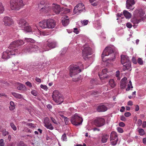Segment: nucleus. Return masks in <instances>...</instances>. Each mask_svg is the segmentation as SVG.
<instances>
[{"label": "nucleus", "mask_w": 146, "mask_h": 146, "mask_svg": "<svg viewBox=\"0 0 146 146\" xmlns=\"http://www.w3.org/2000/svg\"><path fill=\"white\" fill-rule=\"evenodd\" d=\"M23 44V41L21 40H18L13 42L10 44L9 50H6L3 52L2 56V58L5 60H7L11 57V56L17 55L19 53L20 50H18L17 47Z\"/></svg>", "instance_id": "f257e3e1"}, {"label": "nucleus", "mask_w": 146, "mask_h": 146, "mask_svg": "<svg viewBox=\"0 0 146 146\" xmlns=\"http://www.w3.org/2000/svg\"><path fill=\"white\" fill-rule=\"evenodd\" d=\"M80 63L78 64L77 65H72L70 66V74L71 77L76 76V78H73L72 80L74 81H77L80 80V76L77 74L81 71V69H83L82 64L80 65Z\"/></svg>", "instance_id": "f03ea898"}, {"label": "nucleus", "mask_w": 146, "mask_h": 146, "mask_svg": "<svg viewBox=\"0 0 146 146\" xmlns=\"http://www.w3.org/2000/svg\"><path fill=\"white\" fill-rule=\"evenodd\" d=\"M22 40L23 42V44L20 45L18 47H17V48L19 49L20 48V46L25 43V42L28 43L26 46L24 52H35L38 50L39 48L38 46L33 44L34 43L35 41L32 38H25L24 41Z\"/></svg>", "instance_id": "7ed1b4c3"}, {"label": "nucleus", "mask_w": 146, "mask_h": 146, "mask_svg": "<svg viewBox=\"0 0 146 146\" xmlns=\"http://www.w3.org/2000/svg\"><path fill=\"white\" fill-rule=\"evenodd\" d=\"M109 56L110 57L107 58L108 60L113 61L115 58V56L114 53L113 48L110 47H107L104 50L102 55V60L104 61V58L105 56Z\"/></svg>", "instance_id": "20e7f679"}, {"label": "nucleus", "mask_w": 146, "mask_h": 146, "mask_svg": "<svg viewBox=\"0 0 146 146\" xmlns=\"http://www.w3.org/2000/svg\"><path fill=\"white\" fill-rule=\"evenodd\" d=\"M24 5L22 0H11L10 1L11 8L12 10H18Z\"/></svg>", "instance_id": "39448f33"}, {"label": "nucleus", "mask_w": 146, "mask_h": 146, "mask_svg": "<svg viewBox=\"0 0 146 146\" xmlns=\"http://www.w3.org/2000/svg\"><path fill=\"white\" fill-rule=\"evenodd\" d=\"M70 121L72 124L77 126L82 123L83 119L80 115L76 113L71 117Z\"/></svg>", "instance_id": "423d86ee"}, {"label": "nucleus", "mask_w": 146, "mask_h": 146, "mask_svg": "<svg viewBox=\"0 0 146 146\" xmlns=\"http://www.w3.org/2000/svg\"><path fill=\"white\" fill-rule=\"evenodd\" d=\"M57 44L56 41L55 40H51L49 39L46 42V43L44 44L43 48L44 50L41 51H40V52H43L44 51H47L51 49V48H54L57 46Z\"/></svg>", "instance_id": "0eeeda50"}, {"label": "nucleus", "mask_w": 146, "mask_h": 146, "mask_svg": "<svg viewBox=\"0 0 146 146\" xmlns=\"http://www.w3.org/2000/svg\"><path fill=\"white\" fill-rule=\"evenodd\" d=\"M52 97L53 100L58 104H61L64 101L63 97L58 91L54 90L53 91Z\"/></svg>", "instance_id": "6e6552de"}, {"label": "nucleus", "mask_w": 146, "mask_h": 146, "mask_svg": "<svg viewBox=\"0 0 146 146\" xmlns=\"http://www.w3.org/2000/svg\"><path fill=\"white\" fill-rule=\"evenodd\" d=\"M92 53V49L89 46L88 44H85L83 46V49L82 51V56L84 59L87 58L88 55H91Z\"/></svg>", "instance_id": "1a4fd4ad"}, {"label": "nucleus", "mask_w": 146, "mask_h": 146, "mask_svg": "<svg viewBox=\"0 0 146 146\" xmlns=\"http://www.w3.org/2000/svg\"><path fill=\"white\" fill-rule=\"evenodd\" d=\"M85 11L84 5L82 3H80L74 7L73 13L74 14L78 15L82 12H85Z\"/></svg>", "instance_id": "9d476101"}, {"label": "nucleus", "mask_w": 146, "mask_h": 146, "mask_svg": "<svg viewBox=\"0 0 146 146\" xmlns=\"http://www.w3.org/2000/svg\"><path fill=\"white\" fill-rule=\"evenodd\" d=\"M145 14V13H144L141 12L139 13V17H138L139 19H134L131 20V22L134 24L133 27H134V28H135V27L137 26L136 25H135L138 24L141 21H143L145 19V18L144 16Z\"/></svg>", "instance_id": "9b49d317"}, {"label": "nucleus", "mask_w": 146, "mask_h": 146, "mask_svg": "<svg viewBox=\"0 0 146 146\" xmlns=\"http://www.w3.org/2000/svg\"><path fill=\"white\" fill-rule=\"evenodd\" d=\"M51 13L54 12L56 14H58L61 12V8L60 6L56 4H52L51 6Z\"/></svg>", "instance_id": "f8f14e48"}, {"label": "nucleus", "mask_w": 146, "mask_h": 146, "mask_svg": "<svg viewBox=\"0 0 146 146\" xmlns=\"http://www.w3.org/2000/svg\"><path fill=\"white\" fill-rule=\"evenodd\" d=\"M40 12L42 13L48 14L51 13V6L46 4L40 10Z\"/></svg>", "instance_id": "ddd939ff"}, {"label": "nucleus", "mask_w": 146, "mask_h": 146, "mask_svg": "<svg viewBox=\"0 0 146 146\" xmlns=\"http://www.w3.org/2000/svg\"><path fill=\"white\" fill-rule=\"evenodd\" d=\"M94 123L96 126L100 127L104 125L105 123V120L103 118L100 117L95 119Z\"/></svg>", "instance_id": "4468645a"}, {"label": "nucleus", "mask_w": 146, "mask_h": 146, "mask_svg": "<svg viewBox=\"0 0 146 146\" xmlns=\"http://www.w3.org/2000/svg\"><path fill=\"white\" fill-rule=\"evenodd\" d=\"M44 126L47 129L51 130L54 129V127L52 124L50 123L48 118L46 117L44 118Z\"/></svg>", "instance_id": "2eb2a0df"}, {"label": "nucleus", "mask_w": 146, "mask_h": 146, "mask_svg": "<svg viewBox=\"0 0 146 146\" xmlns=\"http://www.w3.org/2000/svg\"><path fill=\"white\" fill-rule=\"evenodd\" d=\"M56 25V22L54 20L51 19H48L47 20V28H54Z\"/></svg>", "instance_id": "dca6fc26"}, {"label": "nucleus", "mask_w": 146, "mask_h": 146, "mask_svg": "<svg viewBox=\"0 0 146 146\" xmlns=\"http://www.w3.org/2000/svg\"><path fill=\"white\" fill-rule=\"evenodd\" d=\"M134 0H127L126 2V7L127 9L133 10L134 7L133 6L135 4Z\"/></svg>", "instance_id": "f3484780"}, {"label": "nucleus", "mask_w": 146, "mask_h": 146, "mask_svg": "<svg viewBox=\"0 0 146 146\" xmlns=\"http://www.w3.org/2000/svg\"><path fill=\"white\" fill-rule=\"evenodd\" d=\"M108 72L107 68H105L103 70L101 75L99 74V76L101 80H103L104 78H107L108 77V76L107 75Z\"/></svg>", "instance_id": "a211bd4d"}, {"label": "nucleus", "mask_w": 146, "mask_h": 146, "mask_svg": "<svg viewBox=\"0 0 146 146\" xmlns=\"http://www.w3.org/2000/svg\"><path fill=\"white\" fill-rule=\"evenodd\" d=\"M3 21L6 26H9L13 23L12 20L10 18L7 17L4 18Z\"/></svg>", "instance_id": "6ab92c4d"}, {"label": "nucleus", "mask_w": 146, "mask_h": 146, "mask_svg": "<svg viewBox=\"0 0 146 146\" xmlns=\"http://www.w3.org/2000/svg\"><path fill=\"white\" fill-rule=\"evenodd\" d=\"M127 83V78L125 77H124L120 81V87L121 88L124 89L126 86Z\"/></svg>", "instance_id": "aec40b11"}, {"label": "nucleus", "mask_w": 146, "mask_h": 146, "mask_svg": "<svg viewBox=\"0 0 146 146\" xmlns=\"http://www.w3.org/2000/svg\"><path fill=\"white\" fill-rule=\"evenodd\" d=\"M68 18V17L66 15H64L62 18V23L64 26H67L69 23V20Z\"/></svg>", "instance_id": "412c9836"}, {"label": "nucleus", "mask_w": 146, "mask_h": 146, "mask_svg": "<svg viewBox=\"0 0 146 146\" xmlns=\"http://www.w3.org/2000/svg\"><path fill=\"white\" fill-rule=\"evenodd\" d=\"M121 62L122 64L130 62L129 57L127 56L121 55Z\"/></svg>", "instance_id": "4be33fe9"}, {"label": "nucleus", "mask_w": 146, "mask_h": 146, "mask_svg": "<svg viewBox=\"0 0 146 146\" xmlns=\"http://www.w3.org/2000/svg\"><path fill=\"white\" fill-rule=\"evenodd\" d=\"M19 26L23 29L26 26L28 25V23L24 19L20 20L18 22Z\"/></svg>", "instance_id": "5701e85b"}, {"label": "nucleus", "mask_w": 146, "mask_h": 146, "mask_svg": "<svg viewBox=\"0 0 146 146\" xmlns=\"http://www.w3.org/2000/svg\"><path fill=\"white\" fill-rule=\"evenodd\" d=\"M107 110L106 107L104 105H100L98 107L97 110L98 112H103L106 111Z\"/></svg>", "instance_id": "b1692460"}, {"label": "nucleus", "mask_w": 146, "mask_h": 146, "mask_svg": "<svg viewBox=\"0 0 146 146\" xmlns=\"http://www.w3.org/2000/svg\"><path fill=\"white\" fill-rule=\"evenodd\" d=\"M39 25L42 29L47 28V20H43L39 23Z\"/></svg>", "instance_id": "393cba45"}, {"label": "nucleus", "mask_w": 146, "mask_h": 146, "mask_svg": "<svg viewBox=\"0 0 146 146\" xmlns=\"http://www.w3.org/2000/svg\"><path fill=\"white\" fill-rule=\"evenodd\" d=\"M123 70L125 71L126 70L130 71L131 70V63L130 62L126 63L125 65L123 66Z\"/></svg>", "instance_id": "a878e982"}, {"label": "nucleus", "mask_w": 146, "mask_h": 146, "mask_svg": "<svg viewBox=\"0 0 146 146\" xmlns=\"http://www.w3.org/2000/svg\"><path fill=\"white\" fill-rule=\"evenodd\" d=\"M117 138V133L114 131H112L110 135V140L111 141L116 139Z\"/></svg>", "instance_id": "bb28decb"}, {"label": "nucleus", "mask_w": 146, "mask_h": 146, "mask_svg": "<svg viewBox=\"0 0 146 146\" xmlns=\"http://www.w3.org/2000/svg\"><path fill=\"white\" fill-rule=\"evenodd\" d=\"M94 27L97 30H98L101 27L100 22L99 21H97L94 23Z\"/></svg>", "instance_id": "cd10ccee"}, {"label": "nucleus", "mask_w": 146, "mask_h": 146, "mask_svg": "<svg viewBox=\"0 0 146 146\" xmlns=\"http://www.w3.org/2000/svg\"><path fill=\"white\" fill-rule=\"evenodd\" d=\"M16 86H17V89L18 90H23L25 88V87L24 85L18 82L16 84Z\"/></svg>", "instance_id": "c85d7f7f"}, {"label": "nucleus", "mask_w": 146, "mask_h": 146, "mask_svg": "<svg viewBox=\"0 0 146 146\" xmlns=\"http://www.w3.org/2000/svg\"><path fill=\"white\" fill-rule=\"evenodd\" d=\"M61 12V14L62 15V14H66L70 13V10L69 9L62 8Z\"/></svg>", "instance_id": "c756f323"}, {"label": "nucleus", "mask_w": 146, "mask_h": 146, "mask_svg": "<svg viewBox=\"0 0 146 146\" xmlns=\"http://www.w3.org/2000/svg\"><path fill=\"white\" fill-rule=\"evenodd\" d=\"M32 32H34V34L37 36L41 34L40 31L36 26L33 28Z\"/></svg>", "instance_id": "7c9ffc66"}, {"label": "nucleus", "mask_w": 146, "mask_h": 146, "mask_svg": "<svg viewBox=\"0 0 146 146\" xmlns=\"http://www.w3.org/2000/svg\"><path fill=\"white\" fill-rule=\"evenodd\" d=\"M123 14L125 17L127 19H130L131 16V13L126 10L123 11Z\"/></svg>", "instance_id": "2f4dec72"}, {"label": "nucleus", "mask_w": 146, "mask_h": 146, "mask_svg": "<svg viewBox=\"0 0 146 146\" xmlns=\"http://www.w3.org/2000/svg\"><path fill=\"white\" fill-rule=\"evenodd\" d=\"M27 32H32L33 30V29H32L31 27L28 25L25 26L23 29Z\"/></svg>", "instance_id": "473e14b6"}, {"label": "nucleus", "mask_w": 146, "mask_h": 146, "mask_svg": "<svg viewBox=\"0 0 146 146\" xmlns=\"http://www.w3.org/2000/svg\"><path fill=\"white\" fill-rule=\"evenodd\" d=\"M12 94L14 97L17 98L19 99H23V97L21 94L15 92L12 93Z\"/></svg>", "instance_id": "72a5a7b5"}, {"label": "nucleus", "mask_w": 146, "mask_h": 146, "mask_svg": "<svg viewBox=\"0 0 146 146\" xmlns=\"http://www.w3.org/2000/svg\"><path fill=\"white\" fill-rule=\"evenodd\" d=\"M109 84L111 87L113 88L116 86V83L113 79H111L109 81Z\"/></svg>", "instance_id": "f704fd0d"}, {"label": "nucleus", "mask_w": 146, "mask_h": 146, "mask_svg": "<svg viewBox=\"0 0 146 146\" xmlns=\"http://www.w3.org/2000/svg\"><path fill=\"white\" fill-rule=\"evenodd\" d=\"M10 106H9V109L10 110L13 111L15 108V105L14 103L12 101L10 102Z\"/></svg>", "instance_id": "c9c22d12"}, {"label": "nucleus", "mask_w": 146, "mask_h": 146, "mask_svg": "<svg viewBox=\"0 0 146 146\" xmlns=\"http://www.w3.org/2000/svg\"><path fill=\"white\" fill-rule=\"evenodd\" d=\"M109 137V135H104L102 139V141L103 143H104L107 142V139Z\"/></svg>", "instance_id": "e433bc0d"}, {"label": "nucleus", "mask_w": 146, "mask_h": 146, "mask_svg": "<svg viewBox=\"0 0 146 146\" xmlns=\"http://www.w3.org/2000/svg\"><path fill=\"white\" fill-rule=\"evenodd\" d=\"M45 4V2L44 1H42L39 3L38 5V8L40 9H42V8L44 6Z\"/></svg>", "instance_id": "4c0bfd02"}, {"label": "nucleus", "mask_w": 146, "mask_h": 146, "mask_svg": "<svg viewBox=\"0 0 146 146\" xmlns=\"http://www.w3.org/2000/svg\"><path fill=\"white\" fill-rule=\"evenodd\" d=\"M133 88V86L132 84L131 81L130 80L127 85V88L126 89V91H129L130 89L131 88L132 89Z\"/></svg>", "instance_id": "58836bf2"}, {"label": "nucleus", "mask_w": 146, "mask_h": 146, "mask_svg": "<svg viewBox=\"0 0 146 146\" xmlns=\"http://www.w3.org/2000/svg\"><path fill=\"white\" fill-rule=\"evenodd\" d=\"M26 125L30 128H33L36 127V125L35 124L31 123H27Z\"/></svg>", "instance_id": "ea45409f"}, {"label": "nucleus", "mask_w": 146, "mask_h": 146, "mask_svg": "<svg viewBox=\"0 0 146 146\" xmlns=\"http://www.w3.org/2000/svg\"><path fill=\"white\" fill-rule=\"evenodd\" d=\"M139 134L140 135H143L145 134V132L144 130L142 129H140L138 130Z\"/></svg>", "instance_id": "a19ab883"}, {"label": "nucleus", "mask_w": 146, "mask_h": 146, "mask_svg": "<svg viewBox=\"0 0 146 146\" xmlns=\"http://www.w3.org/2000/svg\"><path fill=\"white\" fill-rule=\"evenodd\" d=\"M82 26L87 25L88 23V20H84L83 21H81Z\"/></svg>", "instance_id": "79ce46f5"}, {"label": "nucleus", "mask_w": 146, "mask_h": 146, "mask_svg": "<svg viewBox=\"0 0 146 146\" xmlns=\"http://www.w3.org/2000/svg\"><path fill=\"white\" fill-rule=\"evenodd\" d=\"M67 139L66 135L65 133H64L62 135L61 139L63 141H67Z\"/></svg>", "instance_id": "37998d69"}, {"label": "nucleus", "mask_w": 146, "mask_h": 146, "mask_svg": "<svg viewBox=\"0 0 146 146\" xmlns=\"http://www.w3.org/2000/svg\"><path fill=\"white\" fill-rule=\"evenodd\" d=\"M10 125L13 130L16 131L17 130V128L16 127L13 123H11Z\"/></svg>", "instance_id": "c03bdc74"}, {"label": "nucleus", "mask_w": 146, "mask_h": 146, "mask_svg": "<svg viewBox=\"0 0 146 146\" xmlns=\"http://www.w3.org/2000/svg\"><path fill=\"white\" fill-rule=\"evenodd\" d=\"M115 76L117 78V80H119L120 79V77L119 76L120 72L119 71L117 70L116 72Z\"/></svg>", "instance_id": "a18cd8bd"}, {"label": "nucleus", "mask_w": 146, "mask_h": 146, "mask_svg": "<svg viewBox=\"0 0 146 146\" xmlns=\"http://www.w3.org/2000/svg\"><path fill=\"white\" fill-rule=\"evenodd\" d=\"M4 11V9L1 3H0V13H2Z\"/></svg>", "instance_id": "49530a36"}, {"label": "nucleus", "mask_w": 146, "mask_h": 146, "mask_svg": "<svg viewBox=\"0 0 146 146\" xmlns=\"http://www.w3.org/2000/svg\"><path fill=\"white\" fill-rule=\"evenodd\" d=\"M76 26L78 28H80L82 26L81 21H78L76 23Z\"/></svg>", "instance_id": "de8ad7c7"}, {"label": "nucleus", "mask_w": 146, "mask_h": 146, "mask_svg": "<svg viewBox=\"0 0 146 146\" xmlns=\"http://www.w3.org/2000/svg\"><path fill=\"white\" fill-rule=\"evenodd\" d=\"M23 131L27 132H29L30 133H31L32 131L31 130H30L27 127H25L24 128Z\"/></svg>", "instance_id": "09e8293b"}, {"label": "nucleus", "mask_w": 146, "mask_h": 146, "mask_svg": "<svg viewBox=\"0 0 146 146\" xmlns=\"http://www.w3.org/2000/svg\"><path fill=\"white\" fill-rule=\"evenodd\" d=\"M62 117H63L64 119V121L65 122V123L66 124H67L69 122L68 119L66 117H64L63 115H62Z\"/></svg>", "instance_id": "8fccbe9b"}, {"label": "nucleus", "mask_w": 146, "mask_h": 146, "mask_svg": "<svg viewBox=\"0 0 146 146\" xmlns=\"http://www.w3.org/2000/svg\"><path fill=\"white\" fill-rule=\"evenodd\" d=\"M17 146H27L23 142L21 141L17 144Z\"/></svg>", "instance_id": "3c124183"}, {"label": "nucleus", "mask_w": 146, "mask_h": 146, "mask_svg": "<svg viewBox=\"0 0 146 146\" xmlns=\"http://www.w3.org/2000/svg\"><path fill=\"white\" fill-rule=\"evenodd\" d=\"M31 93L33 96H38V93L35 90H33L31 91Z\"/></svg>", "instance_id": "603ef678"}, {"label": "nucleus", "mask_w": 146, "mask_h": 146, "mask_svg": "<svg viewBox=\"0 0 146 146\" xmlns=\"http://www.w3.org/2000/svg\"><path fill=\"white\" fill-rule=\"evenodd\" d=\"M40 87L45 90H47L48 89V88L46 85H44L42 84H41L40 85Z\"/></svg>", "instance_id": "864d4df0"}, {"label": "nucleus", "mask_w": 146, "mask_h": 146, "mask_svg": "<svg viewBox=\"0 0 146 146\" xmlns=\"http://www.w3.org/2000/svg\"><path fill=\"white\" fill-rule=\"evenodd\" d=\"M142 123V120L140 119H139L138 120L137 122V126H140L141 125Z\"/></svg>", "instance_id": "5fc2aeb1"}, {"label": "nucleus", "mask_w": 146, "mask_h": 146, "mask_svg": "<svg viewBox=\"0 0 146 146\" xmlns=\"http://www.w3.org/2000/svg\"><path fill=\"white\" fill-rule=\"evenodd\" d=\"M138 63L140 65H142L143 64V62L142 59L140 58H139L138 59Z\"/></svg>", "instance_id": "6e6d98bb"}, {"label": "nucleus", "mask_w": 146, "mask_h": 146, "mask_svg": "<svg viewBox=\"0 0 146 146\" xmlns=\"http://www.w3.org/2000/svg\"><path fill=\"white\" fill-rule=\"evenodd\" d=\"M5 143L4 142L3 140V139H0V146H4Z\"/></svg>", "instance_id": "4d7b16f0"}, {"label": "nucleus", "mask_w": 146, "mask_h": 146, "mask_svg": "<svg viewBox=\"0 0 146 146\" xmlns=\"http://www.w3.org/2000/svg\"><path fill=\"white\" fill-rule=\"evenodd\" d=\"M114 141L111 142V143L112 145H115L116 144L118 139H116Z\"/></svg>", "instance_id": "13d9d810"}, {"label": "nucleus", "mask_w": 146, "mask_h": 146, "mask_svg": "<svg viewBox=\"0 0 146 146\" xmlns=\"http://www.w3.org/2000/svg\"><path fill=\"white\" fill-rule=\"evenodd\" d=\"M50 119L52 121V122L55 124H57V121L56 120L54 119V118H53L52 117H50Z\"/></svg>", "instance_id": "bf43d9fd"}, {"label": "nucleus", "mask_w": 146, "mask_h": 146, "mask_svg": "<svg viewBox=\"0 0 146 146\" xmlns=\"http://www.w3.org/2000/svg\"><path fill=\"white\" fill-rule=\"evenodd\" d=\"M117 130L118 132L120 133H122L123 132V129L120 127H118L117 128Z\"/></svg>", "instance_id": "052dcab7"}, {"label": "nucleus", "mask_w": 146, "mask_h": 146, "mask_svg": "<svg viewBox=\"0 0 146 146\" xmlns=\"http://www.w3.org/2000/svg\"><path fill=\"white\" fill-rule=\"evenodd\" d=\"M74 32L76 34H77L79 33V31L78 30V29L76 28H75L74 29Z\"/></svg>", "instance_id": "680f3d73"}, {"label": "nucleus", "mask_w": 146, "mask_h": 146, "mask_svg": "<svg viewBox=\"0 0 146 146\" xmlns=\"http://www.w3.org/2000/svg\"><path fill=\"white\" fill-rule=\"evenodd\" d=\"M35 80L38 83V84H39L41 82V79L38 77H36L35 78Z\"/></svg>", "instance_id": "e2e57ef3"}, {"label": "nucleus", "mask_w": 146, "mask_h": 146, "mask_svg": "<svg viewBox=\"0 0 146 146\" xmlns=\"http://www.w3.org/2000/svg\"><path fill=\"white\" fill-rule=\"evenodd\" d=\"M126 26L128 28H130L132 27V25L130 23H127L126 24Z\"/></svg>", "instance_id": "0e129e2a"}, {"label": "nucleus", "mask_w": 146, "mask_h": 146, "mask_svg": "<svg viewBox=\"0 0 146 146\" xmlns=\"http://www.w3.org/2000/svg\"><path fill=\"white\" fill-rule=\"evenodd\" d=\"M131 115V114L130 112H126L124 114V115L126 117H128L130 116Z\"/></svg>", "instance_id": "69168bd1"}, {"label": "nucleus", "mask_w": 146, "mask_h": 146, "mask_svg": "<svg viewBox=\"0 0 146 146\" xmlns=\"http://www.w3.org/2000/svg\"><path fill=\"white\" fill-rule=\"evenodd\" d=\"M25 84L28 86H29V87H31L32 86V85H31V83L30 82H27L25 83Z\"/></svg>", "instance_id": "338daca9"}, {"label": "nucleus", "mask_w": 146, "mask_h": 146, "mask_svg": "<svg viewBox=\"0 0 146 146\" xmlns=\"http://www.w3.org/2000/svg\"><path fill=\"white\" fill-rule=\"evenodd\" d=\"M132 61L134 64H136L137 62L135 58L134 57H133L132 58Z\"/></svg>", "instance_id": "774afa93"}]
</instances>
